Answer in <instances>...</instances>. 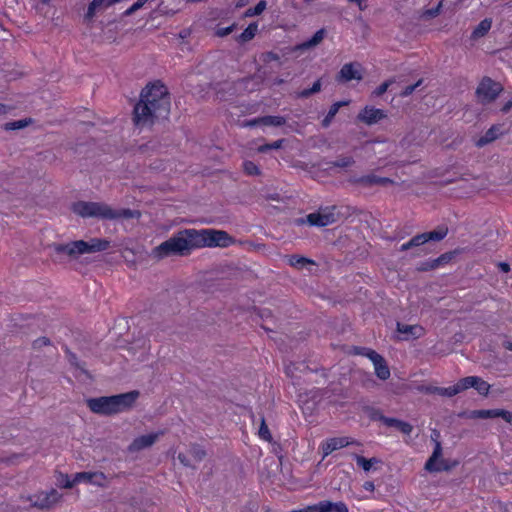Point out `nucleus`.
<instances>
[{"label": "nucleus", "mask_w": 512, "mask_h": 512, "mask_svg": "<svg viewBox=\"0 0 512 512\" xmlns=\"http://www.w3.org/2000/svg\"><path fill=\"white\" fill-rule=\"evenodd\" d=\"M72 209L75 214L84 218L114 219L117 216L111 207L97 202H77L73 205Z\"/></svg>", "instance_id": "6"}, {"label": "nucleus", "mask_w": 512, "mask_h": 512, "mask_svg": "<svg viewBox=\"0 0 512 512\" xmlns=\"http://www.w3.org/2000/svg\"><path fill=\"white\" fill-rule=\"evenodd\" d=\"M109 242L101 239H91L86 242L83 240L74 241L60 246L57 250L70 256H78L85 253H93L107 249Z\"/></svg>", "instance_id": "5"}, {"label": "nucleus", "mask_w": 512, "mask_h": 512, "mask_svg": "<svg viewBox=\"0 0 512 512\" xmlns=\"http://www.w3.org/2000/svg\"><path fill=\"white\" fill-rule=\"evenodd\" d=\"M436 392L439 395L451 397V396H454V395L462 392V389H460V383L458 381L453 386L446 387V388H437Z\"/></svg>", "instance_id": "30"}, {"label": "nucleus", "mask_w": 512, "mask_h": 512, "mask_svg": "<svg viewBox=\"0 0 512 512\" xmlns=\"http://www.w3.org/2000/svg\"><path fill=\"white\" fill-rule=\"evenodd\" d=\"M411 247H414L413 244H411V240L408 241L407 243H404L402 246H401V250L402 251H405V250H408L409 248Z\"/></svg>", "instance_id": "53"}, {"label": "nucleus", "mask_w": 512, "mask_h": 512, "mask_svg": "<svg viewBox=\"0 0 512 512\" xmlns=\"http://www.w3.org/2000/svg\"><path fill=\"white\" fill-rule=\"evenodd\" d=\"M266 9V1H260L254 8H249L245 11V17H252L260 15Z\"/></svg>", "instance_id": "33"}, {"label": "nucleus", "mask_w": 512, "mask_h": 512, "mask_svg": "<svg viewBox=\"0 0 512 512\" xmlns=\"http://www.w3.org/2000/svg\"><path fill=\"white\" fill-rule=\"evenodd\" d=\"M368 182L371 184L386 185L390 180L388 178L371 177L368 179Z\"/></svg>", "instance_id": "45"}, {"label": "nucleus", "mask_w": 512, "mask_h": 512, "mask_svg": "<svg viewBox=\"0 0 512 512\" xmlns=\"http://www.w3.org/2000/svg\"><path fill=\"white\" fill-rule=\"evenodd\" d=\"M346 504L342 501L332 502L323 500L316 504L310 505L311 512H345Z\"/></svg>", "instance_id": "18"}, {"label": "nucleus", "mask_w": 512, "mask_h": 512, "mask_svg": "<svg viewBox=\"0 0 512 512\" xmlns=\"http://www.w3.org/2000/svg\"><path fill=\"white\" fill-rule=\"evenodd\" d=\"M427 241H429V236H426V233H425V234H421V235H418V236H415L414 238H412L411 244H413V246H419V245L426 243Z\"/></svg>", "instance_id": "40"}, {"label": "nucleus", "mask_w": 512, "mask_h": 512, "mask_svg": "<svg viewBox=\"0 0 512 512\" xmlns=\"http://www.w3.org/2000/svg\"><path fill=\"white\" fill-rule=\"evenodd\" d=\"M445 232L442 231H433L426 233V236H429V240H441L445 236Z\"/></svg>", "instance_id": "44"}, {"label": "nucleus", "mask_w": 512, "mask_h": 512, "mask_svg": "<svg viewBox=\"0 0 512 512\" xmlns=\"http://www.w3.org/2000/svg\"><path fill=\"white\" fill-rule=\"evenodd\" d=\"M162 434L163 433L161 431H158L140 435L130 443V445L128 446V451L131 453H136L141 450L147 449L154 445Z\"/></svg>", "instance_id": "12"}, {"label": "nucleus", "mask_w": 512, "mask_h": 512, "mask_svg": "<svg viewBox=\"0 0 512 512\" xmlns=\"http://www.w3.org/2000/svg\"><path fill=\"white\" fill-rule=\"evenodd\" d=\"M365 490L373 492L375 489L374 483L371 481H367L363 484Z\"/></svg>", "instance_id": "49"}, {"label": "nucleus", "mask_w": 512, "mask_h": 512, "mask_svg": "<svg viewBox=\"0 0 512 512\" xmlns=\"http://www.w3.org/2000/svg\"><path fill=\"white\" fill-rule=\"evenodd\" d=\"M503 134L502 127L499 125H494L490 129L486 131V133L480 137L477 141V146L482 147L497 138H499Z\"/></svg>", "instance_id": "22"}, {"label": "nucleus", "mask_w": 512, "mask_h": 512, "mask_svg": "<svg viewBox=\"0 0 512 512\" xmlns=\"http://www.w3.org/2000/svg\"><path fill=\"white\" fill-rule=\"evenodd\" d=\"M114 212L117 214V216L114 218H138L140 216V213L138 211H132V210H127V209H123V210H119V211H116L114 210Z\"/></svg>", "instance_id": "35"}, {"label": "nucleus", "mask_w": 512, "mask_h": 512, "mask_svg": "<svg viewBox=\"0 0 512 512\" xmlns=\"http://www.w3.org/2000/svg\"><path fill=\"white\" fill-rule=\"evenodd\" d=\"M337 216L334 207H326L306 216L305 222L310 226L325 227L336 222ZM304 222V220L302 221Z\"/></svg>", "instance_id": "9"}, {"label": "nucleus", "mask_w": 512, "mask_h": 512, "mask_svg": "<svg viewBox=\"0 0 512 512\" xmlns=\"http://www.w3.org/2000/svg\"><path fill=\"white\" fill-rule=\"evenodd\" d=\"M352 442L349 441L346 437H335V438H329L324 440L321 445L320 449L323 454V458L330 455L332 452L344 448L348 445H350Z\"/></svg>", "instance_id": "17"}, {"label": "nucleus", "mask_w": 512, "mask_h": 512, "mask_svg": "<svg viewBox=\"0 0 512 512\" xmlns=\"http://www.w3.org/2000/svg\"><path fill=\"white\" fill-rule=\"evenodd\" d=\"M75 481L104 487L108 484L107 476L102 472H80L75 474Z\"/></svg>", "instance_id": "15"}, {"label": "nucleus", "mask_w": 512, "mask_h": 512, "mask_svg": "<svg viewBox=\"0 0 512 512\" xmlns=\"http://www.w3.org/2000/svg\"><path fill=\"white\" fill-rule=\"evenodd\" d=\"M452 467L448 460L442 456V447L440 442H435V447L432 455L429 457L425 464V469L429 472L447 471Z\"/></svg>", "instance_id": "10"}, {"label": "nucleus", "mask_w": 512, "mask_h": 512, "mask_svg": "<svg viewBox=\"0 0 512 512\" xmlns=\"http://www.w3.org/2000/svg\"><path fill=\"white\" fill-rule=\"evenodd\" d=\"M460 389L465 391L474 388L479 394L486 396L489 393L490 385L478 376H468L459 380Z\"/></svg>", "instance_id": "14"}, {"label": "nucleus", "mask_w": 512, "mask_h": 512, "mask_svg": "<svg viewBox=\"0 0 512 512\" xmlns=\"http://www.w3.org/2000/svg\"><path fill=\"white\" fill-rule=\"evenodd\" d=\"M440 7H441V4H439L438 7L433 9V10H429L428 14L430 16H436L439 13V11H440Z\"/></svg>", "instance_id": "52"}, {"label": "nucleus", "mask_w": 512, "mask_h": 512, "mask_svg": "<svg viewBox=\"0 0 512 512\" xmlns=\"http://www.w3.org/2000/svg\"><path fill=\"white\" fill-rule=\"evenodd\" d=\"M261 122H263L265 125L279 126L284 123V120L281 117L268 116V117L263 118L261 120Z\"/></svg>", "instance_id": "37"}, {"label": "nucleus", "mask_w": 512, "mask_h": 512, "mask_svg": "<svg viewBox=\"0 0 512 512\" xmlns=\"http://www.w3.org/2000/svg\"><path fill=\"white\" fill-rule=\"evenodd\" d=\"M170 110V97L167 88L159 82L147 85L139 102L134 107L136 125H146L154 119L165 117Z\"/></svg>", "instance_id": "1"}, {"label": "nucleus", "mask_w": 512, "mask_h": 512, "mask_svg": "<svg viewBox=\"0 0 512 512\" xmlns=\"http://www.w3.org/2000/svg\"><path fill=\"white\" fill-rule=\"evenodd\" d=\"M43 3H48L50 0H41Z\"/></svg>", "instance_id": "59"}, {"label": "nucleus", "mask_w": 512, "mask_h": 512, "mask_svg": "<svg viewBox=\"0 0 512 512\" xmlns=\"http://www.w3.org/2000/svg\"><path fill=\"white\" fill-rule=\"evenodd\" d=\"M259 436L266 440V441H270L271 440V434H270V431L267 427V425L265 424V421L262 420L261 422V426L259 428Z\"/></svg>", "instance_id": "38"}, {"label": "nucleus", "mask_w": 512, "mask_h": 512, "mask_svg": "<svg viewBox=\"0 0 512 512\" xmlns=\"http://www.w3.org/2000/svg\"><path fill=\"white\" fill-rule=\"evenodd\" d=\"M344 105H348V101L336 102V103H334V104L330 107L328 114L326 115L325 119L323 120V126H324V127L329 126V124L331 123L332 119H333V118L335 117V115L338 113L339 108H340L341 106H344Z\"/></svg>", "instance_id": "26"}, {"label": "nucleus", "mask_w": 512, "mask_h": 512, "mask_svg": "<svg viewBox=\"0 0 512 512\" xmlns=\"http://www.w3.org/2000/svg\"><path fill=\"white\" fill-rule=\"evenodd\" d=\"M364 355L373 363L378 378L387 380L390 377V370L381 355L373 350H367Z\"/></svg>", "instance_id": "13"}, {"label": "nucleus", "mask_w": 512, "mask_h": 512, "mask_svg": "<svg viewBox=\"0 0 512 512\" xmlns=\"http://www.w3.org/2000/svg\"><path fill=\"white\" fill-rule=\"evenodd\" d=\"M258 30V25L256 23H251L239 36V40L241 42H247L254 38L256 32Z\"/></svg>", "instance_id": "27"}, {"label": "nucleus", "mask_w": 512, "mask_h": 512, "mask_svg": "<svg viewBox=\"0 0 512 512\" xmlns=\"http://www.w3.org/2000/svg\"><path fill=\"white\" fill-rule=\"evenodd\" d=\"M146 2H147V0H138V1H136L130 8H128L125 11V14L126 15H131L135 11L141 9L145 5Z\"/></svg>", "instance_id": "39"}, {"label": "nucleus", "mask_w": 512, "mask_h": 512, "mask_svg": "<svg viewBox=\"0 0 512 512\" xmlns=\"http://www.w3.org/2000/svg\"><path fill=\"white\" fill-rule=\"evenodd\" d=\"M28 122L26 120L12 121L5 124L6 130H17L26 127Z\"/></svg>", "instance_id": "36"}, {"label": "nucleus", "mask_w": 512, "mask_h": 512, "mask_svg": "<svg viewBox=\"0 0 512 512\" xmlns=\"http://www.w3.org/2000/svg\"><path fill=\"white\" fill-rule=\"evenodd\" d=\"M58 485L63 488H72L74 485L78 484L75 481V475L73 478H70L68 475L61 474L57 479Z\"/></svg>", "instance_id": "34"}, {"label": "nucleus", "mask_w": 512, "mask_h": 512, "mask_svg": "<svg viewBox=\"0 0 512 512\" xmlns=\"http://www.w3.org/2000/svg\"><path fill=\"white\" fill-rule=\"evenodd\" d=\"M386 116L384 110L366 106L359 112L358 119L367 125H373L385 119Z\"/></svg>", "instance_id": "16"}, {"label": "nucleus", "mask_w": 512, "mask_h": 512, "mask_svg": "<svg viewBox=\"0 0 512 512\" xmlns=\"http://www.w3.org/2000/svg\"><path fill=\"white\" fill-rule=\"evenodd\" d=\"M320 89H321V82H320V80H317L309 90H304L301 93V95L307 97L310 94L319 92Z\"/></svg>", "instance_id": "41"}, {"label": "nucleus", "mask_w": 512, "mask_h": 512, "mask_svg": "<svg viewBox=\"0 0 512 512\" xmlns=\"http://www.w3.org/2000/svg\"><path fill=\"white\" fill-rule=\"evenodd\" d=\"M390 84H391V82H390V81H386V82L382 83L380 86H378V87L374 90L373 94H374L375 96H381V95H383V94L387 91V89H388V87L390 86Z\"/></svg>", "instance_id": "43"}, {"label": "nucleus", "mask_w": 512, "mask_h": 512, "mask_svg": "<svg viewBox=\"0 0 512 512\" xmlns=\"http://www.w3.org/2000/svg\"><path fill=\"white\" fill-rule=\"evenodd\" d=\"M179 459L184 465H188V463L185 461L184 458L181 457V455H179Z\"/></svg>", "instance_id": "57"}, {"label": "nucleus", "mask_w": 512, "mask_h": 512, "mask_svg": "<svg viewBox=\"0 0 512 512\" xmlns=\"http://www.w3.org/2000/svg\"><path fill=\"white\" fill-rule=\"evenodd\" d=\"M196 229H184L174 234L168 240L156 246L151 255L156 259H162L170 255H186L191 250L197 249Z\"/></svg>", "instance_id": "2"}, {"label": "nucleus", "mask_w": 512, "mask_h": 512, "mask_svg": "<svg viewBox=\"0 0 512 512\" xmlns=\"http://www.w3.org/2000/svg\"><path fill=\"white\" fill-rule=\"evenodd\" d=\"M197 248H226L235 243V239L226 231L216 229H196Z\"/></svg>", "instance_id": "4"}, {"label": "nucleus", "mask_w": 512, "mask_h": 512, "mask_svg": "<svg viewBox=\"0 0 512 512\" xmlns=\"http://www.w3.org/2000/svg\"><path fill=\"white\" fill-rule=\"evenodd\" d=\"M115 4L112 0H92L88 6L87 12H86V19L91 20L95 16V14L100 11L104 10L111 5Z\"/></svg>", "instance_id": "21"}, {"label": "nucleus", "mask_w": 512, "mask_h": 512, "mask_svg": "<svg viewBox=\"0 0 512 512\" xmlns=\"http://www.w3.org/2000/svg\"><path fill=\"white\" fill-rule=\"evenodd\" d=\"M7 107L0 103V115L6 113Z\"/></svg>", "instance_id": "55"}, {"label": "nucleus", "mask_w": 512, "mask_h": 512, "mask_svg": "<svg viewBox=\"0 0 512 512\" xmlns=\"http://www.w3.org/2000/svg\"><path fill=\"white\" fill-rule=\"evenodd\" d=\"M383 422L390 427H395L399 431H401L403 434L409 435L412 431V426L407 423L403 422L394 418H383Z\"/></svg>", "instance_id": "23"}, {"label": "nucleus", "mask_w": 512, "mask_h": 512, "mask_svg": "<svg viewBox=\"0 0 512 512\" xmlns=\"http://www.w3.org/2000/svg\"><path fill=\"white\" fill-rule=\"evenodd\" d=\"M498 267H499V269H500L502 272H504V273H507V272H509V271H510V266H509V264H508V263H506V262H500V263L498 264Z\"/></svg>", "instance_id": "48"}, {"label": "nucleus", "mask_w": 512, "mask_h": 512, "mask_svg": "<svg viewBox=\"0 0 512 512\" xmlns=\"http://www.w3.org/2000/svg\"><path fill=\"white\" fill-rule=\"evenodd\" d=\"M504 347H505L507 350L512 351V341H506V342H504Z\"/></svg>", "instance_id": "54"}, {"label": "nucleus", "mask_w": 512, "mask_h": 512, "mask_svg": "<svg viewBox=\"0 0 512 512\" xmlns=\"http://www.w3.org/2000/svg\"><path fill=\"white\" fill-rule=\"evenodd\" d=\"M287 261L289 265L295 268H302L303 266L307 264H312L313 262L305 257L292 255L287 257Z\"/></svg>", "instance_id": "28"}, {"label": "nucleus", "mask_w": 512, "mask_h": 512, "mask_svg": "<svg viewBox=\"0 0 512 512\" xmlns=\"http://www.w3.org/2000/svg\"><path fill=\"white\" fill-rule=\"evenodd\" d=\"M283 140H277L271 144V149H279L282 147Z\"/></svg>", "instance_id": "51"}, {"label": "nucleus", "mask_w": 512, "mask_h": 512, "mask_svg": "<svg viewBox=\"0 0 512 512\" xmlns=\"http://www.w3.org/2000/svg\"><path fill=\"white\" fill-rule=\"evenodd\" d=\"M355 460L357 465L366 472L370 471L375 464L380 463V460L377 458L366 459L359 455H355Z\"/></svg>", "instance_id": "25"}, {"label": "nucleus", "mask_w": 512, "mask_h": 512, "mask_svg": "<svg viewBox=\"0 0 512 512\" xmlns=\"http://www.w3.org/2000/svg\"><path fill=\"white\" fill-rule=\"evenodd\" d=\"M324 38V31L323 30H319L317 31L313 37L311 39H309L308 41L304 42L301 47L302 48H310V47H314L316 46L317 44H319Z\"/></svg>", "instance_id": "31"}, {"label": "nucleus", "mask_w": 512, "mask_h": 512, "mask_svg": "<svg viewBox=\"0 0 512 512\" xmlns=\"http://www.w3.org/2000/svg\"><path fill=\"white\" fill-rule=\"evenodd\" d=\"M421 80H419L414 85L406 86L402 92V96H408L413 93V91L421 84Z\"/></svg>", "instance_id": "46"}, {"label": "nucleus", "mask_w": 512, "mask_h": 512, "mask_svg": "<svg viewBox=\"0 0 512 512\" xmlns=\"http://www.w3.org/2000/svg\"><path fill=\"white\" fill-rule=\"evenodd\" d=\"M364 76V69L361 64L354 62V63H347L342 66L340 69L337 80L339 82H349L352 80L361 81Z\"/></svg>", "instance_id": "11"}, {"label": "nucleus", "mask_w": 512, "mask_h": 512, "mask_svg": "<svg viewBox=\"0 0 512 512\" xmlns=\"http://www.w3.org/2000/svg\"><path fill=\"white\" fill-rule=\"evenodd\" d=\"M373 151L382 161H395L401 157V146L394 141L376 142Z\"/></svg>", "instance_id": "7"}, {"label": "nucleus", "mask_w": 512, "mask_h": 512, "mask_svg": "<svg viewBox=\"0 0 512 512\" xmlns=\"http://www.w3.org/2000/svg\"><path fill=\"white\" fill-rule=\"evenodd\" d=\"M491 25L490 19L482 20L472 32V37L475 39L483 37L491 29Z\"/></svg>", "instance_id": "24"}, {"label": "nucleus", "mask_w": 512, "mask_h": 512, "mask_svg": "<svg viewBox=\"0 0 512 512\" xmlns=\"http://www.w3.org/2000/svg\"><path fill=\"white\" fill-rule=\"evenodd\" d=\"M397 330L404 336V340H408L410 338H419L424 334L423 328L418 325L398 324Z\"/></svg>", "instance_id": "20"}, {"label": "nucleus", "mask_w": 512, "mask_h": 512, "mask_svg": "<svg viewBox=\"0 0 512 512\" xmlns=\"http://www.w3.org/2000/svg\"><path fill=\"white\" fill-rule=\"evenodd\" d=\"M61 495L56 490H50L46 493H41L34 504L41 508H50L61 500Z\"/></svg>", "instance_id": "19"}, {"label": "nucleus", "mask_w": 512, "mask_h": 512, "mask_svg": "<svg viewBox=\"0 0 512 512\" xmlns=\"http://www.w3.org/2000/svg\"><path fill=\"white\" fill-rule=\"evenodd\" d=\"M14 458H15V460H10V462H13V463L16 462V460L19 459L20 456H15Z\"/></svg>", "instance_id": "58"}, {"label": "nucleus", "mask_w": 512, "mask_h": 512, "mask_svg": "<svg viewBox=\"0 0 512 512\" xmlns=\"http://www.w3.org/2000/svg\"><path fill=\"white\" fill-rule=\"evenodd\" d=\"M500 409L492 410H476L473 411L471 417L474 418H496L499 417Z\"/></svg>", "instance_id": "29"}, {"label": "nucleus", "mask_w": 512, "mask_h": 512, "mask_svg": "<svg viewBox=\"0 0 512 512\" xmlns=\"http://www.w3.org/2000/svg\"><path fill=\"white\" fill-rule=\"evenodd\" d=\"M138 397L139 392L134 390L113 396L92 398L87 400V405L94 413L112 415L132 408Z\"/></svg>", "instance_id": "3"}, {"label": "nucleus", "mask_w": 512, "mask_h": 512, "mask_svg": "<svg viewBox=\"0 0 512 512\" xmlns=\"http://www.w3.org/2000/svg\"><path fill=\"white\" fill-rule=\"evenodd\" d=\"M511 107H512V102H508V103L503 107V111H504V112H506V111H508Z\"/></svg>", "instance_id": "56"}, {"label": "nucleus", "mask_w": 512, "mask_h": 512, "mask_svg": "<svg viewBox=\"0 0 512 512\" xmlns=\"http://www.w3.org/2000/svg\"><path fill=\"white\" fill-rule=\"evenodd\" d=\"M243 169L245 173L250 176H258L261 173L258 165L249 160L243 162Z\"/></svg>", "instance_id": "32"}, {"label": "nucleus", "mask_w": 512, "mask_h": 512, "mask_svg": "<svg viewBox=\"0 0 512 512\" xmlns=\"http://www.w3.org/2000/svg\"><path fill=\"white\" fill-rule=\"evenodd\" d=\"M499 417H501L507 423L512 425V412L504 410V409H500Z\"/></svg>", "instance_id": "47"}, {"label": "nucleus", "mask_w": 512, "mask_h": 512, "mask_svg": "<svg viewBox=\"0 0 512 512\" xmlns=\"http://www.w3.org/2000/svg\"><path fill=\"white\" fill-rule=\"evenodd\" d=\"M271 149V144H266V145H261L257 148V151L259 153H264V152H267L268 150Z\"/></svg>", "instance_id": "50"}, {"label": "nucleus", "mask_w": 512, "mask_h": 512, "mask_svg": "<svg viewBox=\"0 0 512 512\" xmlns=\"http://www.w3.org/2000/svg\"><path fill=\"white\" fill-rule=\"evenodd\" d=\"M502 91L501 84L486 78L483 79L476 90L477 98L481 103H490L494 101Z\"/></svg>", "instance_id": "8"}, {"label": "nucleus", "mask_w": 512, "mask_h": 512, "mask_svg": "<svg viewBox=\"0 0 512 512\" xmlns=\"http://www.w3.org/2000/svg\"><path fill=\"white\" fill-rule=\"evenodd\" d=\"M235 24H232L228 27H221L216 30V35L219 37H224L230 34L235 29Z\"/></svg>", "instance_id": "42"}]
</instances>
